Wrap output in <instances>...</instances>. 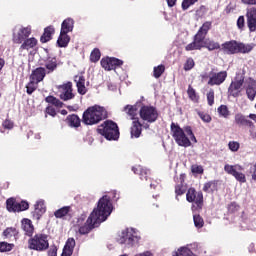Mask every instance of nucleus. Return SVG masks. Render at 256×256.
Returning a JSON list of instances; mask_svg holds the SVG:
<instances>
[{
  "mask_svg": "<svg viewBox=\"0 0 256 256\" xmlns=\"http://www.w3.org/2000/svg\"><path fill=\"white\" fill-rule=\"evenodd\" d=\"M109 215H111V202L109 197L103 196L99 199L97 208L92 211L85 224L79 227L78 233L88 235L95 227H99L103 221H107Z\"/></svg>",
  "mask_w": 256,
  "mask_h": 256,
  "instance_id": "obj_1",
  "label": "nucleus"
},
{
  "mask_svg": "<svg viewBox=\"0 0 256 256\" xmlns=\"http://www.w3.org/2000/svg\"><path fill=\"white\" fill-rule=\"evenodd\" d=\"M170 131L175 143H177L179 147H191V141L192 143H197V138L195 137L191 126H186L183 129L179 124L172 122Z\"/></svg>",
  "mask_w": 256,
  "mask_h": 256,
  "instance_id": "obj_2",
  "label": "nucleus"
},
{
  "mask_svg": "<svg viewBox=\"0 0 256 256\" xmlns=\"http://www.w3.org/2000/svg\"><path fill=\"white\" fill-rule=\"evenodd\" d=\"M107 110L103 106L94 105L88 107L82 114V123L84 125H99L101 121L107 119Z\"/></svg>",
  "mask_w": 256,
  "mask_h": 256,
  "instance_id": "obj_3",
  "label": "nucleus"
},
{
  "mask_svg": "<svg viewBox=\"0 0 256 256\" xmlns=\"http://www.w3.org/2000/svg\"><path fill=\"white\" fill-rule=\"evenodd\" d=\"M97 133L105 137L107 141H118L119 140V126L112 120L104 121L97 128Z\"/></svg>",
  "mask_w": 256,
  "mask_h": 256,
  "instance_id": "obj_4",
  "label": "nucleus"
},
{
  "mask_svg": "<svg viewBox=\"0 0 256 256\" xmlns=\"http://www.w3.org/2000/svg\"><path fill=\"white\" fill-rule=\"evenodd\" d=\"M28 249L30 251H37L43 253L49 249V235L43 233H37L28 239Z\"/></svg>",
  "mask_w": 256,
  "mask_h": 256,
  "instance_id": "obj_5",
  "label": "nucleus"
},
{
  "mask_svg": "<svg viewBox=\"0 0 256 256\" xmlns=\"http://www.w3.org/2000/svg\"><path fill=\"white\" fill-rule=\"evenodd\" d=\"M186 201L192 203V209L196 211H201L204 205L203 192L197 191L194 187L188 188L186 192Z\"/></svg>",
  "mask_w": 256,
  "mask_h": 256,
  "instance_id": "obj_6",
  "label": "nucleus"
},
{
  "mask_svg": "<svg viewBox=\"0 0 256 256\" xmlns=\"http://www.w3.org/2000/svg\"><path fill=\"white\" fill-rule=\"evenodd\" d=\"M139 235H137V231L134 228H126L122 231L120 236V243L122 245H128V247H133L139 243Z\"/></svg>",
  "mask_w": 256,
  "mask_h": 256,
  "instance_id": "obj_7",
  "label": "nucleus"
},
{
  "mask_svg": "<svg viewBox=\"0 0 256 256\" xmlns=\"http://www.w3.org/2000/svg\"><path fill=\"white\" fill-rule=\"evenodd\" d=\"M140 119L147 123H155L159 119V112L155 106L144 105L139 111Z\"/></svg>",
  "mask_w": 256,
  "mask_h": 256,
  "instance_id": "obj_8",
  "label": "nucleus"
},
{
  "mask_svg": "<svg viewBox=\"0 0 256 256\" xmlns=\"http://www.w3.org/2000/svg\"><path fill=\"white\" fill-rule=\"evenodd\" d=\"M205 37H207V35L198 30L193 37V41L185 46V51H201L203 45H205V41H207Z\"/></svg>",
  "mask_w": 256,
  "mask_h": 256,
  "instance_id": "obj_9",
  "label": "nucleus"
},
{
  "mask_svg": "<svg viewBox=\"0 0 256 256\" xmlns=\"http://www.w3.org/2000/svg\"><path fill=\"white\" fill-rule=\"evenodd\" d=\"M225 171L228 173V175H232L236 179V181H239V183H246L247 178L245 177V174H243V167L239 164L236 165H225Z\"/></svg>",
  "mask_w": 256,
  "mask_h": 256,
  "instance_id": "obj_10",
  "label": "nucleus"
},
{
  "mask_svg": "<svg viewBox=\"0 0 256 256\" xmlns=\"http://www.w3.org/2000/svg\"><path fill=\"white\" fill-rule=\"evenodd\" d=\"M100 64L105 71H115V69L122 67L123 60L107 56L101 59Z\"/></svg>",
  "mask_w": 256,
  "mask_h": 256,
  "instance_id": "obj_11",
  "label": "nucleus"
},
{
  "mask_svg": "<svg viewBox=\"0 0 256 256\" xmlns=\"http://www.w3.org/2000/svg\"><path fill=\"white\" fill-rule=\"evenodd\" d=\"M59 97L62 101H71L75 99V94L73 93V83L66 82L58 86Z\"/></svg>",
  "mask_w": 256,
  "mask_h": 256,
  "instance_id": "obj_12",
  "label": "nucleus"
},
{
  "mask_svg": "<svg viewBox=\"0 0 256 256\" xmlns=\"http://www.w3.org/2000/svg\"><path fill=\"white\" fill-rule=\"evenodd\" d=\"M187 176L185 174H180L179 178L175 179V199L179 201V197L181 195H185L187 193V183H185V178Z\"/></svg>",
  "mask_w": 256,
  "mask_h": 256,
  "instance_id": "obj_13",
  "label": "nucleus"
},
{
  "mask_svg": "<svg viewBox=\"0 0 256 256\" xmlns=\"http://www.w3.org/2000/svg\"><path fill=\"white\" fill-rule=\"evenodd\" d=\"M31 33H32L31 26L21 27L18 30L17 34H13L12 41H13V43L21 45V43H23V41H25V39H28V37L31 35Z\"/></svg>",
  "mask_w": 256,
  "mask_h": 256,
  "instance_id": "obj_14",
  "label": "nucleus"
},
{
  "mask_svg": "<svg viewBox=\"0 0 256 256\" xmlns=\"http://www.w3.org/2000/svg\"><path fill=\"white\" fill-rule=\"evenodd\" d=\"M247 26L251 33L256 31V7H251L246 10Z\"/></svg>",
  "mask_w": 256,
  "mask_h": 256,
  "instance_id": "obj_15",
  "label": "nucleus"
},
{
  "mask_svg": "<svg viewBox=\"0 0 256 256\" xmlns=\"http://www.w3.org/2000/svg\"><path fill=\"white\" fill-rule=\"evenodd\" d=\"M207 77H209L208 85H221L225 81V72H210L209 75L205 74L203 79H207Z\"/></svg>",
  "mask_w": 256,
  "mask_h": 256,
  "instance_id": "obj_16",
  "label": "nucleus"
},
{
  "mask_svg": "<svg viewBox=\"0 0 256 256\" xmlns=\"http://www.w3.org/2000/svg\"><path fill=\"white\" fill-rule=\"evenodd\" d=\"M47 211V207H45V202L38 201L34 205V211H32V219H35L36 221H39L45 215V212Z\"/></svg>",
  "mask_w": 256,
  "mask_h": 256,
  "instance_id": "obj_17",
  "label": "nucleus"
},
{
  "mask_svg": "<svg viewBox=\"0 0 256 256\" xmlns=\"http://www.w3.org/2000/svg\"><path fill=\"white\" fill-rule=\"evenodd\" d=\"M235 123L240 127H249V129H255V124L253 121L247 119V116L241 113L235 115Z\"/></svg>",
  "mask_w": 256,
  "mask_h": 256,
  "instance_id": "obj_18",
  "label": "nucleus"
},
{
  "mask_svg": "<svg viewBox=\"0 0 256 256\" xmlns=\"http://www.w3.org/2000/svg\"><path fill=\"white\" fill-rule=\"evenodd\" d=\"M141 133H143V124H141V121H139V119L133 120L130 128L131 137L139 139V137H141Z\"/></svg>",
  "mask_w": 256,
  "mask_h": 256,
  "instance_id": "obj_19",
  "label": "nucleus"
},
{
  "mask_svg": "<svg viewBox=\"0 0 256 256\" xmlns=\"http://www.w3.org/2000/svg\"><path fill=\"white\" fill-rule=\"evenodd\" d=\"M243 83H245L244 79L236 80L231 83L228 88V93L232 97H239V93H241V87H243Z\"/></svg>",
  "mask_w": 256,
  "mask_h": 256,
  "instance_id": "obj_20",
  "label": "nucleus"
},
{
  "mask_svg": "<svg viewBox=\"0 0 256 256\" xmlns=\"http://www.w3.org/2000/svg\"><path fill=\"white\" fill-rule=\"evenodd\" d=\"M47 75V70L43 67H38L34 69L30 75V79L36 83H41L45 76Z\"/></svg>",
  "mask_w": 256,
  "mask_h": 256,
  "instance_id": "obj_21",
  "label": "nucleus"
},
{
  "mask_svg": "<svg viewBox=\"0 0 256 256\" xmlns=\"http://www.w3.org/2000/svg\"><path fill=\"white\" fill-rule=\"evenodd\" d=\"M219 187H221V181L211 180L204 183L202 190L204 193H215V191H219Z\"/></svg>",
  "mask_w": 256,
  "mask_h": 256,
  "instance_id": "obj_22",
  "label": "nucleus"
},
{
  "mask_svg": "<svg viewBox=\"0 0 256 256\" xmlns=\"http://www.w3.org/2000/svg\"><path fill=\"white\" fill-rule=\"evenodd\" d=\"M65 122L68 127H71L72 129H79V127H81V118L77 114L68 115Z\"/></svg>",
  "mask_w": 256,
  "mask_h": 256,
  "instance_id": "obj_23",
  "label": "nucleus"
},
{
  "mask_svg": "<svg viewBox=\"0 0 256 256\" xmlns=\"http://www.w3.org/2000/svg\"><path fill=\"white\" fill-rule=\"evenodd\" d=\"M39 41L35 37L26 38L22 41V44L20 46V51H29V49H35V47L38 45Z\"/></svg>",
  "mask_w": 256,
  "mask_h": 256,
  "instance_id": "obj_24",
  "label": "nucleus"
},
{
  "mask_svg": "<svg viewBox=\"0 0 256 256\" xmlns=\"http://www.w3.org/2000/svg\"><path fill=\"white\" fill-rule=\"evenodd\" d=\"M2 236L4 239H8L11 241V239H14V241H17L19 239V230L15 227H7L3 232Z\"/></svg>",
  "mask_w": 256,
  "mask_h": 256,
  "instance_id": "obj_25",
  "label": "nucleus"
},
{
  "mask_svg": "<svg viewBox=\"0 0 256 256\" xmlns=\"http://www.w3.org/2000/svg\"><path fill=\"white\" fill-rule=\"evenodd\" d=\"M53 35H55V27H53V25H50L44 29V32L40 37V42L49 43V41L53 39Z\"/></svg>",
  "mask_w": 256,
  "mask_h": 256,
  "instance_id": "obj_26",
  "label": "nucleus"
},
{
  "mask_svg": "<svg viewBox=\"0 0 256 256\" xmlns=\"http://www.w3.org/2000/svg\"><path fill=\"white\" fill-rule=\"evenodd\" d=\"M75 238H68L66 244L63 248L61 256H71L73 255V251L75 249Z\"/></svg>",
  "mask_w": 256,
  "mask_h": 256,
  "instance_id": "obj_27",
  "label": "nucleus"
},
{
  "mask_svg": "<svg viewBox=\"0 0 256 256\" xmlns=\"http://www.w3.org/2000/svg\"><path fill=\"white\" fill-rule=\"evenodd\" d=\"M22 229L25 231V235L28 237H33L35 227L33 226V222H31L30 219L24 218L22 220Z\"/></svg>",
  "mask_w": 256,
  "mask_h": 256,
  "instance_id": "obj_28",
  "label": "nucleus"
},
{
  "mask_svg": "<svg viewBox=\"0 0 256 256\" xmlns=\"http://www.w3.org/2000/svg\"><path fill=\"white\" fill-rule=\"evenodd\" d=\"M75 27V20L73 18H66L61 24L62 33H71Z\"/></svg>",
  "mask_w": 256,
  "mask_h": 256,
  "instance_id": "obj_29",
  "label": "nucleus"
},
{
  "mask_svg": "<svg viewBox=\"0 0 256 256\" xmlns=\"http://www.w3.org/2000/svg\"><path fill=\"white\" fill-rule=\"evenodd\" d=\"M225 49L230 53L231 55H235L236 53H239V42L232 40L225 43Z\"/></svg>",
  "mask_w": 256,
  "mask_h": 256,
  "instance_id": "obj_30",
  "label": "nucleus"
},
{
  "mask_svg": "<svg viewBox=\"0 0 256 256\" xmlns=\"http://www.w3.org/2000/svg\"><path fill=\"white\" fill-rule=\"evenodd\" d=\"M246 95L249 101H255L256 97V81L253 80L246 88Z\"/></svg>",
  "mask_w": 256,
  "mask_h": 256,
  "instance_id": "obj_31",
  "label": "nucleus"
},
{
  "mask_svg": "<svg viewBox=\"0 0 256 256\" xmlns=\"http://www.w3.org/2000/svg\"><path fill=\"white\" fill-rule=\"evenodd\" d=\"M132 171L135 175H139L142 181H147V179H149V171L141 166L132 167Z\"/></svg>",
  "mask_w": 256,
  "mask_h": 256,
  "instance_id": "obj_32",
  "label": "nucleus"
},
{
  "mask_svg": "<svg viewBox=\"0 0 256 256\" xmlns=\"http://www.w3.org/2000/svg\"><path fill=\"white\" fill-rule=\"evenodd\" d=\"M69 33L60 32V35L57 40L58 47H67L69 45V42L71 41V37L68 36Z\"/></svg>",
  "mask_w": 256,
  "mask_h": 256,
  "instance_id": "obj_33",
  "label": "nucleus"
},
{
  "mask_svg": "<svg viewBox=\"0 0 256 256\" xmlns=\"http://www.w3.org/2000/svg\"><path fill=\"white\" fill-rule=\"evenodd\" d=\"M19 202L14 198H9L6 200V209L9 213H18Z\"/></svg>",
  "mask_w": 256,
  "mask_h": 256,
  "instance_id": "obj_34",
  "label": "nucleus"
},
{
  "mask_svg": "<svg viewBox=\"0 0 256 256\" xmlns=\"http://www.w3.org/2000/svg\"><path fill=\"white\" fill-rule=\"evenodd\" d=\"M127 115L131 118L132 121L139 119L137 117V105H126L123 109Z\"/></svg>",
  "mask_w": 256,
  "mask_h": 256,
  "instance_id": "obj_35",
  "label": "nucleus"
},
{
  "mask_svg": "<svg viewBox=\"0 0 256 256\" xmlns=\"http://www.w3.org/2000/svg\"><path fill=\"white\" fill-rule=\"evenodd\" d=\"M71 213V206H64L54 212V216L56 219H63V217H67Z\"/></svg>",
  "mask_w": 256,
  "mask_h": 256,
  "instance_id": "obj_36",
  "label": "nucleus"
},
{
  "mask_svg": "<svg viewBox=\"0 0 256 256\" xmlns=\"http://www.w3.org/2000/svg\"><path fill=\"white\" fill-rule=\"evenodd\" d=\"M76 86L78 93L80 95H85L87 93V87H85V77L79 76L78 80H76Z\"/></svg>",
  "mask_w": 256,
  "mask_h": 256,
  "instance_id": "obj_37",
  "label": "nucleus"
},
{
  "mask_svg": "<svg viewBox=\"0 0 256 256\" xmlns=\"http://www.w3.org/2000/svg\"><path fill=\"white\" fill-rule=\"evenodd\" d=\"M45 101L47 103H49V105H53L54 107H57L58 109H61V107H63V102L61 100H59V98L53 96V95H49L45 98Z\"/></svg>",
  "mask_w": 256,
  "mask_h": 256,
  "instance_id": "obj_38",
  "label": "nucleus"
},
{
  "mask_svg": "<svg viewBox=\"0 0 256 256\" xmlns=\"http://www.w3.org/2000/svg\"><path fill=\"white\" fill-rule=\"evenodd\" d=\"M255 47V44H245V43H239L238 45V53L247 54L251 53Z\"/></svg>",
  "mask_w": 256,
  "mask_h": 256,
  "instance_id": "obj_39",
  "label": "nucleus"
},
{
  "mask_svg": "<svg viewBox=\"0 0 256 256\" xmlns=\"http://www.w3.org/2000/svg\"><path fill=\"white\" fill-rule=\"evenodd\" d=\"M203 48L208 49V51H215V49H221V45L210 39H206Z\"/></svg>",
  "mask_w": 256,
  "mask_h": 256,
  "instance_id": "obj_40",
  "label": "nucleus"
},
{
  "mask_svg": "<svg viewBox=\"0 0 256 256\" xmlns=\"http://www.w3.org/2000/svg\"><path fill=\"white\" fill-rule=\"evenodd\" d=\"M187 95L190 101H192L193 103H199V96L197 95V91L194 90L193 86H188Z\"/></svg>",
  "mask_w": 256,
  "mask_h": 256,
  "instance_id": "obj_41",
  "label": "nucleus"
},
{
  "mask_svg": "<svg viewBox=\"0 0 256 256\" xmlns=\"http://www.w3.org/2000/svg\"><path fill=\"white\" fill-rule=\"evenodd\" d=\"M15 249V244L6 241L0 242V253H9Z\"/></svg>",
  "mask_w": 256,
  "mask_h": 256,
  "instance_id": "obj_42",
  "label": "nucleus"
},
{
  "mask_svg": "<svg viewBox=\"0 0 256 256\" xmlns=\"http://www.w3.org/2000/svg\"><path fill=\"white\" fill-rule=\"evenodd\" d=\"M38 87H39V83L30 79L29 83L26 85L27 95H33V93H35V91H37Z\"/></svg>",
  "mask_w": 256,
  "mask_h": 256,
  "instance_id": "obj_43",
  "label": "nucleus"
},
{
  "mask_svg": "<svg viewBox=\"0 0 256 256\" xmlns=\"http://www.w3.org/2000/svg\"><path fill=\"white\" fill-rule=\"evenodd\" d=\"M45 68L47 69V71H46L47 75H49V73H53V71H55V69H57V60H55V59L48 60L45 63Z\"/></svg>",
  "mask_w": 256,
  "mask_h": 256,
  "instance_id": "obj_44",
  "label": "nucleus"
},
{
  "mask_svg": "<svg viewBox=\"0 0 256 256\" xmlns=\"http://www.w3.org/2000/svg\"><path fill=\"white\" fill-rule=\"evenodd\" d=\"M101 59V50L99 48H94L90 54L91 63H97Z\"/></svg>",
  "mask_w": 256,
  "mask_h": 256,
  "instance_id": "obj_45",
  "label": "nucleus"
},
{
  "mask_svg": "<svg viewBox=\"0 0 256 256\" xmlns=\"http://www.w3.org/2000/svg\"><path fill=\"white\" fill-rule=\"evenodd\" d=\"M165 73V65L160 64L156 67H154L153 69V77H155V79H159V77H161V75H163Z\"/></svg>",
  "mask_w": 256,
  "mask_h": 256,
  "instance_id": "obj_46",
  "label": "nucleus"
},
{
  "mask_svg": "<svg viewBox=\"0 0 256 256\" xmlns=\"http://www.w3.org/2000/svg\"><path fill=\"white\" fill-rule=\"evenodd\" d=\"M193 221L197 229H203V226L205 225V221L203 220V217H201V215L199 214L194 215Z\"/></svg>",
  "mask_w": 256,
  "mask_h": 256,
  "instance_id": "obj_47",
  "label": "nucleus"
},
{
  "mask_svg": "<svg viewBox=\"0 0 256 256\" xmlns=\"http://www.w3.org/2000/svg\"><path fill=\"white\" fill-rule=\"evenodd\" d=\"M212 25H213V23L211 21H206L202 24V26L199 28L198 31H200L204 35H207V33H209V31H211Z\"/></svg>",
  "mask_w": 256,
  "mask_h": 256,
  "instance_id": "obj_48",
  "label": "nucleus"
},
{
  "mask_svg": "<svg viewBox=\"0 0 256 256\" xmlns=\"http://www.w3.org/2000/svg\"><path fill=\"white\" fill-rule=\"evenodd\" d=\"M197 115L200 117V119H201L204 123H211V121H212L211 115H209V114L206 113V112L198 111V112H197Z\"/></svg>",
  "mask_w": 256,
  "mask_h": 256,
  "instance_id": "obj_49",
  "label": "nucleus"
},
{
  "mask_svg": "<svg viewBox=\"0 0 256 256\" xmlns=\"http://www.w3.org/2000/svg\"><path fill=\"white\" fill-rule=\"evenodd\" d=\"M241 147V144H239V142L237 141H230L228 143V149H230V151H232V153H237V151H239Z\"/></svg>",
  "mask_w": 256,
  "mask_h": 256,
  "instance_id": "obj_50",
  "label": "nucleus"
},
{
  "mask_svg": "<svg viewBox=\"0 0 256 256\" xmlns=\"http://www.w3.org/2000/svg\"><path fill=\"white\" fill-rule=\"evenodd\" d=\"M193 67H195V60H193V58H187L184 63V71H191Z\"/></svg>",
  "mask_w": 256,
  "mask_h": 256,
  "instance_id": "obj_51",
  "label": "nucleus"
},
{
  "mask_svg": "<svg viewBox=\"0 0 256 256\" xmlns=\"http://www.w3.org/2000/svg\"><path fill=\"white\" fill-rule=\"evenodd\" d=\"M110 195H112V196L104 195V197H108L110 203H111V199H112L113 201H119V194L117 193L116 190H113V191L110 193ZM110 205H111V211H113V204L111 203Z\"/></svg>",
  "mask_w": 256,
  "mask_h": 256,
  "instance_id": "obj_52",
  "label": "nucleus"
},
{
  "mask_svg": "<svg viewBox=\"0 0 256 256\" xmlns=\"http://www.w3.org/2000/svg\"><path fill=\"white\" fill-rule=\"evenodd\" d=\"M199 0H183L182 9L183 11H187L191 7V5H195Z\"/></svg>",
  "mask_w": 256,
  "mask_h": 256,
  "instance_id": "obj_53",
  "label": "nucleus"
},
{
  "mask_svg": "<svg viewBox=\"0 0 256 256\" xmlns=\"http://www.w3.org/2000/svg\"><path fill=\"white\" fill-rule=\"evenodd\" d=\"M203 166L194 164L191 166V172L196 173L197 175H203Z\"/></svg>",
  "mask_w": 256,
  "mask_h": 256,
  "instance_id": "obj_54",
  "label": "nucleus"
},
{
  "mask_svg": "<svg viewBox=\"0 0 256 256\" xmlns=\"http://www.w3.org/2000/svg\"><path fill=\"white\" fill-rule=\"evenodd\" d=\"M207 101H208V105H210V107L215 103V92L213 90H210L207 93Z\"/></svg>",
  "mask_w": 256,
  "mask_h": 256,
  "instance_id": "obj_55",
  "label": "nucleus"
},
{
  "mask_svg": "<svg viewBox=\"0 0 256 256\" xmlns=\"http://www.w3.org/2000/svg\"><path fill=\"white\" fill-rule=\"evenodd\" d=\"M27 209H29V202L27 201L18 202V213H20V211H27Z\"/></svg>",
  "mask_w": 256,
  "mask_h": 256,
  "instance_id": "obj_56",
  "label": "nucleus"
},
{
  "mask_svg": "<svg viewBox=\"0 0 256 256\" xmlns=\"http://www.w3.org/2000/svg\"><path fill=\"white\" fill-rule=\"evenodd\" d=\"M239 209L240 206L235 202H232L230 205H228V213H237Z\"/></svg>",
  "mask_w": 256,
  "mask_h": 256,
  "instance_id": "obj_57",
  "label": "nucleus"
},
{
  "mask_svg": "<svg viewBox=\"0 0 256 256\" xmlns=\"http://www.w3.org/2000/svg\"><path fill=\"white\" fill-rule=\"evenodd\" d=\"M46 115H50V117H56L57 116V111L53 106H47L45 109Z\"/></svg>",
  "mask_w": 256,
  "mask_h": 256,
  "instance_id": "obj_58",
  "label": "nucleus"
},
{
  "mask_svg": "<svg viewBox=\"0 0 256 256\" xmlns=\"http://www.w3.org/2000/svg\"><path fill=\"white\" fill-rule=\"evenodd\" d=\"M237 27L241 30L245 28V16H239L237 20Z\"/></svg>",
  "mask_w": 256,
  "mask_h": 256,
  "instance_id": "obj_59",
  "label": "nucleus"
},
{
  "mask_svg": "<svg viewBox=\"0 0 256 256\" xmlns=\"http://www.w3.org/2000/svg\"><path fill=\"white\" fill-rule=\"evenodd\" d=\"M2 127H4L5 129L11 130L14 127L13 121H11L10 119H6L3 123H2Z\"/></svg>",
  "mask_w": 256,
  "mask_h": 256,
  "instance_id": "obj_60",
  "label": "nucleus"
},
{
  "mask_svg": "<svg viewBox=\"0 0 256 256\" xmlns=\"http://www.w3.org/2000/svg\"><path fill=\"white\" fill-rule=\"evenodd\" d=\"M252 181H256V162L250 167Z\"/></svg>",
  "mask_w": 256,
  "mask_h": 256,
  "instance_id": "obj_61",
  "label": "nucleus"
},
{
  "mask_svg": "<svg viewBox=\"0 0 256 256\" xmlns=\"http://www.w3.org/2000/svg\"><path fill=\"white\" fill-rule=\"evenodd\" d=\"M207 13V8L205 6H200L196 11V15H205Z\"/></svg>",
  "mask_w": 256,
  "mask_h": 256,
  "instance_id": "obj_62",
  "label": "nucleus"
},
{
  "mask_svg": "<svg viewBox=\"0 0 256 256\" xmlns=\"http://www.w3.org/2000/svg\"><path fill=\"white\" fill-rule=\"evenodd\" d=\"M48 256H57V247H52L48 250Z\"/></svg>",
  "mask_w": 256,
  "mask_h": 256,
  "instance_id": "obj_63",
  "label": "nucleus"
},
{
  "mask_svg": "<svg viewBox=\"0 0 256 256\" xmlns=\"http://www.w3.org/2000/svg\"><path fill=\"white\" fill-rule=\"evenodd\" d=\"M218 113H219L220 117H225V105H221L218 108Z\"/></svg>",
  "mask_w": 256,
  "mask_h": 256,
  "instance_id": "obj_64",
  "label": "nucleus"
}]
</instances>
